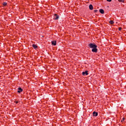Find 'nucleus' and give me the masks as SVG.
Masks as SVG:
<instances>
[{
    "label": "nucleus",
    "mask_w": 126,
    "mask_h": 126,
    "mask_svg": "<svg viewBox=\"0 0 126 126\" xmlns=\"http://www.w3.org/2000/svg\"><path fill=\"white\" fill-rule=\"evenodd\" d=\"M89 48L92 49V52L93 53H97L98 52V49H97V45L95 43H90L89 44Z\"/></svg>",
    "instance_id": "f257e3e1"
},
{
    "label": "nucleus",
    "mask_w": 126,
    "mask_h": 126,
    "mask_svg": "<svg viewBox=\"0 0 126 126\" xmlns=\"http://www.w3.org/2000/svg\"><path fill=\"white\" fill-rule=\"evenodd\" d=\"M59 18H60V17L59 16V15H58V14H54V19L55 20H58V19H59Z\"/></svg>",
    "instance_id": "f03ea898"
},
{
    "label": "nucleus",
    "mask_w": 126,
    "mask_h": 126,
    "mask_svg": "<svg viewBox=\"0 0 126 126\" xmlns=\"http://www.w3.org/2000/svg\"><path fill=\"white\" fill-rule=\"evenodd\" d=\"M23 91V89H22L21 88H18L17 92L18 93H21Z\"/></svg>",
    "instance_id": "7ed1b4c3"
},
{
    "label": "nucleus",
    "mask_w": 126,
    "mask_h": 126,
    "mask_svg": "<svg viewBox=\"0 0 126 126\" xmlns=\"http://www.w3.org/2000/svg\"><path fill=\"white\" fill-rule=\"evenodd\" d=\"M82 74L83 75H85V74L86 75H88V71L86 70L85 72H83Z\"/></svg>",
    "instance_id": "20e7f679"
},
{
    "label": "nucleus",
    "mask_w": 126,
    "mask_h": 126,
    "mask_svg": "<svg viewBox=\"0 0 126 126\" xmlns=\"http://www.w3.org/2000/svg\"><path fill=\"white\" fill-rule=\"evenodd\" d=\"M93 116L94 117H97V116H98V113L94 111L93 112Z\"/></svg>",
    "instance_id": "39448f33"
},
{
    "label": "nucleus",
    "mask_w": 126,
    "mask_h": 126,
    "mask_svg": "<svg viewBox=\"0 0 126 126\" xmlns=\"http://www.w3.org/2000/svg\"><path fill=\"white\" fill-rule=\"evenodd\" d=\"M51 43L52 45H54V46H56V45H57V41H52Z\"/></svg>",
    "instance_id": "423d86ee"
},
{
    "label": "nucleus",
    "mask_w": 126,
    "mask_h": 126,
    "mask_svg": "<svg viewBox=\"0 0 126 126\" xmlns=\"http://www.w3.org/2000/svg\"><path fill=\"white\" fill-rule=\"evenodd\" d=\"M99 12H100V13H101V14H104V10H103V9H100L99 10Z\"/></svg>",
    "instance_id": "0eeeda50"
},
{
    "label": "nucleus",
    "mask_w": 126,
    "mask_h": 126,
    "mask_svg": "<svg viewBox=\"0 0 126 126\" xmlns=\"http://www.w3.org/2000/svg\"><path fill=\"white\" fill-rule=\"evenodd\" d=\"M89 8L91 10H92V9H93V5H92V4H90L89 5Z\"/></svg>",
    "instance_id": "6e6552de"
},
{
    "label": "nucleus",
    "mask_w": 126,
    "mask_h": 126,
    "mask_svg": "<svg viewBox=\"0 0 126 126\" xmlns=\"http://www.w3.org/2000/svg\"><path fill=\"white\" fill-rule=\"evenodd\" d=\"M32 47L34 49H37L38 48V46L36 44H33Z\"/></svg>",
    "instance_id": "1a4fd4ad"
},
{
    "label": "nucleus",
    "mask_w": 126,
    "mask_h": 126,
    "mask_svg": "<svg viewBox=\"0 0 126 126\" xmlns=\"http://www.w3.org/2000/svg\"><path fill=\"white\" fill-rule=\"evenodd\" d=\"M109 23H110V24H112V25L114 24V21L111 20V21L109 22Z\"/></svg>",
    "instance_id": "9d476101"
},
{
    "label": "nucleus",
    "mask_w": 126,
    "mask_h": 126,
    "mask_svg": "<svg viewBox=\"0 0 126 126\" xmlns=\"http://www.w3.org/2000/svg\"><path fill=\"white\" fill-rule=\"evenodd\" d=\"M7 4V3H6V2H4L3 3V5H4V6H5V5H6Z\"/></svg>",
    "instance_id": "9b49d317"
},
{
    "label": "nucleus",
    "mask_w": 126,
    "mask_h": 126,
    "mask_svg": "<svg viewBox=\"0 0 126 126\" xmlns=\"http://www.w3.org/2000/svg\"><path fill=\"white\" fill-rule=\"evenodd\" d=\"M119 1H120V2H123L124 0H119Z\"/></svg>",
    "instance_id": "f8f14e48"
},
{
    "label": "nucleus",
    "mask_w": 126,
    "mask_h": 126,
    "mask_svg": "<svg viewBox=\"0 0 126 126\" xmlns=\"http://www.w3.org/2000/svg\"><path fill=\"white\" fill-rule=\"evenodd\" d=\"M121 30H122V28H119V31H121Z\"/></svg>",
    "instance_id": "ddd939ff"
},
{
    "label": "nucleus",
    "mask_w": 126,
    "mask_h": 126,
    "mask_svg": "<svg viewBox=\"0 0 126 126\" xmlns=\"http://www.w3.org/2000/svg\"><path fill=\"white\" fill-rule=\"evenodd\" d=\"M124 121H125V118H123L122 120L121 121V122H124Z\"/></svg>",
    "instance_id": "4468645a"
},
{
    "label": "nucleus",
    "mask_w": 126,
    "mask_h": 126,
    "mask_svg": "<svg viewBox=\"0 0 126 126\" xmlns=\"http://www.w3.org/2000/svg\"><path fill=\"white\" fill-rule=\"evenodd\" d=\"M97 11H98V10H94V12H95V13H96V12H97Z\"/></svg>",
    "instance_id": "2eb2a0df"
},
{
    "label": "nucleus",
    "mask_w": 126,
    "mask_h": 126,
    "mask_svg": "<svg viewBox=\"0 0 126 126\" xmlns=\"http://www.w3.org/2000/svg\"><path fill=\"white\" fill-rule=\"evenodd\" d=\"M107 1H109V2L112 1V0H107Z\"/></svg>",
    "instance_id": "dca6fc26"
},
{
    "label": "nucleus",
    "mask_w": 126,
    "mask_h": 126,
    "mask_svg": "<svg viewBox=\"0 0 126 126\" xmlns=\"http://www.w3.org/2000/svg\"><path fill=\"white\" fill-rule=\"evenodd\" d=\"M15 103H16V104H18V101H15Z\"/></svg>",
    "instance_id": "f3484780"
}]
</instances>
